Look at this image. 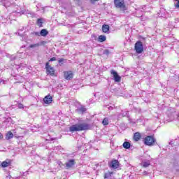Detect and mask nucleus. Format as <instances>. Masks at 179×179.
I'll use <instances>...</instances> for the list:
<instances>
[{
	"label": "nucleus",
	"mask_w": 179,
	"mask_h": 179,
	"mask_svg": "<svg viewBox=\"0 0 179 179\" xmlns=\"http://www.w3.org/2000/svg\"><path fill=\"white\" fill-rule=\"evenodd\" d=\"M146 173H147L146 171H144V172H143L144 174H146Z\"/></svg>",
	"instance_id": "37"
},
{
	"label": "nucleus",
	"mask_w": 179,
	"mask_h": 179,
	"mask_svg": "<svg viewBox=\"0 0 179 179\" xmlns=\"http://www.w3.org/2000/svg\"><path fill=\"white\" fill-rule=\"evenodd\" d=\"M45 104H51L52 103V96L51 95H47L43 99Z\"/></svg>",
	"instance_id": "8"
},
{
	"label": "nucleus",
	"mask_w": 179,
	"mask_h": 179,
	"mask_svg": "<svg viewBox=\"0 0 179 179\" xmlns=\"http://www.w3.org/2000/svg\"><path fill=\"white\" fill-rule=\"evenodd\" d=\"M78 113H80V114H85L86 111H87V108H86L85 106H81L80 108L77 109Z\"/></svg>",
	"instance_id": "13"
},
{
	"label": "nucleus",
	"mask_w": 179,
	"mask_h": 179,
	"mask_svg": "<svg viewBox=\"0 0 179 179\" xmlns=\"http://www.w3.org/2000/svg\"><path fill=\"white\" fill-rule=\"evenodd\" d=\"M64 61H65V59H60L59 60V64H62V62H64Z\"/></svg>",
	"instance_id": "29"
},
{
	"label": "nucleus",
	"mask_w": 179,
	"mask_h": 179,
	"mask_svg": "<svg viewBox=\"0 0 179 179\" xmlns=\"http://www.w3.org/2000/svg\"><path fill=\"white\" fill-rule=\"evenodd\" d=\"M12 138H13V133H12V131H8L6 134V139H7V141H9V139H12Z\"/></svg>",
	"instance_id": "18"
},
{
	"label": "nucleus",
	"mask_w": 179,
	"mask_h": 179,
	"mask_svg": "<svg viewBox=\"0 0 179 179\" xmlns=\"http://www.w3.org/2000/svg\"><path fill=\"white\" fill-rule=\"evenodd\" d=\"M37 24H43V19L39 18L37 20Z\"/></svg>",
	"instance_id": "23"
},
{
	"label": "nucleus",
	"mask_w": 179,
	"mask_h": 179,
	"mask_svg": "<svg viewBox=\"0 0 179 179\" xmlns=\"http://www.w3.org/2000/svg\"><path fill=\"white\" fill-rule=\"evenodd\" d=\"M122 146L124 149H130L131 143L129 142L125 141L123 143Z\"/></svg>",
	"instance_id": "20"
},
{
	"label": "nucleus",
	"mask_w": 179,
	"mask_h": 179,
	"mask_svg": "<svg viewBox=\"0 0 179 179\" xmlns=\"http://www.w3.org/2000/svg\"><path fill=\"white\" fill-rule=\"evenodd\" d=\"M110 167L112 169H118L120 164H119V162H118V160L117 159H115L113 161H112L110 162Z\"/></svg>",
	"instance_id": "9"
},
{
	"label": "nucleus",
	"mask_w": 179,
	"mask_h": 179,
	"mask_svg": "<svg viewBox=\"0 0 179 179\" xmlns=\"http://www.w3.org/2000/svg\"><path fill=\"white\" fill-rule=\"evenodd\" d=\"M55 138H51V141H54Z\"/></svg>",
	"instance_id": "38"
},
{
	"label": "nucleus",
	"mask_w": 179,
	"mask_h": 179,
	"mask_svg": "<svg viewBox=\"0 0 179 179\" xmlns=\"http://www.w3.org/2000/svg\"><path fill=\"white\" fill-rule=\"evenodd\" d=\"M42 44H44V41L38 43L31 44L29 45V48H38V47H40V45H41Z\"/></svg>",
	"instance_id": "14"
},
{
	"label": "nucleus",
	"mask_w": 179,
	"mask_h": 179,
	"mask_svg": "<svg viewBox=\"0 0 179 179\" xmlns=\"http://www.w3.org/2000/svg\"><path fill=\"white\" fill-rule=\"evenodd\" d=\"M134 141H136V142H138V141L141 139V134H139V132L135 133L134 136Z\"/></svg>",
	"instance_id": "19"
},
{
	"label": "nucleus",
	"mask_w": 179,
	"mask_h": 179,
	"mask_svg": "<svg viewBox=\"0 0 179 179\" xmlns=\"http://www.w3.org/2000/svg\"><path fill=\"white\" fill-rule=\"evenodd\" d=\"M40 36H41L42 37H45L47 36H48V31H47V29H43L40 31Z\"/></svg>",
	"instance_id": "17"
},
{
	"label": "nucleus",
	"mask_w": 179,
	"mask_h": 179,
	"mask_svg": "<svg viewBox=\"0 0 179 179\" xmlns=\"http://www.w3.org/2000/svg\"><path fill=\"white\" fill-rule=\"evenodd\" d=\"M49 61L50 62H52V61H57V57H52Z\"/></svg>",
	"instance_id": "28"
},
{
	"label": "nucleus",
	"mask_w": 179,
	"mask_h": 179,
	"mask_svg": "<svg viewBox=\"0 0 179 179\" xmlns=\"http://www.w3.org/2000/svg\"><path fill=\"white\" fill-rule=\"evenodd\" d=\"M103 125H108V117H105L102 121Z\"/></svg>",
	"instance_id": "22"
},
{
	"label": "nucleus",
	"mask_w": 179,
	"mask_h": 179,
	"mask_svg": "<svg viewBox=\"0 0 179 179\" xmlns=\"http://www.w3.org/2000/svg\"><path fill=\"white\" fill-rule=\"evenodd\" d=\"M75 165V159H70L66 163V169H71V167Z\"/></svg>",
	"instance_id": "10"
},
{
	"label": "nucleus",
	"mask_w": 179,
	"mask_h": 179,
	"mask_svg": "<svg viewBox=\"0 0 179 179\" xmlns=\"http://www.w3.org/2000/svg\"><path fill=\"white\" fill-rule=\"evenodd\" d=\"M32 34H34V36H40L39 32L34 31V32L32 33Z\"/></svg>",
	"instance_id": "27"
},
{
	"label": "nucleus",
	"mask_w": 179,
	"mask_h": 179,
	"mask_svg": "<svg viewBox=\"0 0 179 179\" xmlns=\"http://www.w3.org/2000/svg\"><path fill=\"white\" fill-rule=\"evenodd\" d=\"M114 4L116 8L120 9V10L124 13L127 6H125V2L124 0H114Z\"/></svg>",
	"instance_id": "2"
},
{
	"label": "nucleus",
	"mask_w": 179,
	"mask_h": 179,
	"mask_svg": "<svg viewBox=\"0 0 179 179\" xmlns=\"http://www.w3.org/2000/svg\"><path fill=\"white\" fill-rule=\"evenodd\" d=\"M144 143L147 146H153L156 143V139L152 136H148L144 138Z\"/></svg>",
	"instance_id": "3"
},
{
	"label": "nucleus",
	"mask_w": 179,
	"mask_h": 179,
	"mask_svg": "<svg viewBox=\"0 0 179 179\" xmlns=\"http://www.w3.org/2000/svg\"><path fill=\"white\" fill-rule=\"evenodd\" d=\"M0 138H1V136H0Z\"/></svg>",
	"instance_id": "40"
},
{
	"label": "nucleus",
	"mask_w": 179,
	"mask_h": 179,
	"mask_svg": "<svg viewBox=\"0 0 179 179\" xmlns=\"http://www.w3.org/2000/svg\"><path fill=\"white\" fill-rule=\"evenodd\" d=\"M103 54H104L105 55H108L110 54V51H109L108 50H105L103 51Z\"/></svg>",
	"instance_id": "25"
},
{
	"label": "nucleus",
	"mask_w": 179,
	"mask_h": 179,
	"mask_svg": "<svg viewBox=\"0 0 179 179\" xmlns=\"http://www.w3.org/2000/svg\"><path fill=\"white\" fill-rule=\"evenodd\" d=\"M102 31L103 33H106V34H108V33H110V26L103 24L102 26Z\"/></svg>",
	"instance_id": "11"
},
{
	"label": "nucleus",
	"mask_w": 179,
	"mask_h": 179,
	"mask_svg": "<svg viewBox=\"0 0 179 179\" xmlns=\"http://www.w3.org/2000/svg\"><path fill=\"white\" fill-rule=\"evenodd\" d=\"M142 165H143V167H149V166H150V161H143Z\"/></svg>",
	"instance_id": "21"
},
{
	"label": "nucleus",
	"mask_w": 179,
	"mask_h": 179,
	"mask_svg": "<svg viewBox=\"0 0 179 179\" xmlns=\"http://www.w3.org/2000/svg\"><path fill=\"white\" fill-rule=\"evenodd\" d=\"M108 177H111V174L110 173H105L104 178H108Z\"/></svg>",
	"instance_id": "24"
},
{
	"label": "nucleus",
	"mask_w": 179,
	"mask_h": 179,
	"mask_svg": "<svg viewBox=\"0 0 179 179\" xmlns=\"http://www.w3.org/2000/svg\"><path fill=\"white\" fill-rule=\"evenodd\" d=\"M64 78L66 80H71V79L73 78V73H72V71H64Z\"/></svg>",
	"instance_id": "7"
},
{
	"label": "nucleus",
	"mask_w": 179,
	"mask_h": 179,
	"mask_svg": "<svg viewBox=\"0 0 179 179\" xmlns=\"http://www.w3.org/2000/svg\"><path fill=\"white\" fill-rule=\"evenodd\" d=\"M1 1H5V0H1Z\"/></svg>",
	"instance_id": "39"
},
{
	"label": "nucleus",
	"mask_w": 179,
	"mask_h": 179,
	"mask_svg": "<svg viewBox=\"0 0 179 179\" xmlns=\"http://www.w3.org/2000/svg\"><path fill=\"white\" fill-rule=\"evenodd\" d=\"M18 108L22 109V108H24V106H23V104L22 103H19L17 106Z\"/></svg>",
	"instance_id": "26"
},
{
	"label": "nucleus",
	"mask_w": 179,
	"mask_h": 179,
	"mask_svg": "<svg viewBox=\"0 0 179 179\" xmlns=\"http://www.w3.org/2000/svg\"><path fill=\"white\" fill-rule=\"evenodd\" d=\"M10 178H12V176H11L10 175H8V176H7V179H10Z\"/></svg>",
	"instance_id": "32"
},
{
	"label": "nucleus",
	"mask_w": 179,
	"mask_h": 179,
	"mask_svg": "<svg viewBox=\"0 0 179 179\" xmlns=\"http://www.w3.org/2000/svg\"><path fill=\"white\" fill-rule=\"evenodd\" d=\"M11 161L10 159H6V161L3 162L1 163V167H9V166H10L11 164Z\"/></svg>",
	"instance_id": "12"
},
{
	"label": "nucleus",
	"mask_w": 179,
	"mask_h": 179,
	"mask_svg": "<svg viewBox=\"0 0 179 179\" xmlns=\"http://www.w3.org/2000/svg\"><path fill=\"white\" fill-rule=\"evenodd\" d=\"M169 143L170 145H173V141H171Z\"/></svg>",
	"instance_id": "34"
},
{
	"label": "nucleus",
	"mask_w": 179,
	"mask_h": 179,
	"mask_svg": "<svg viewBox=\"0 0 179 179\" xmlns=\"http://www.w3.org/2000/svg\"><path fill=\"white\" fill-rule=\"evenodd\" d=\"M110 75L113 76L115 82H121V76L118 75V73L115 70H111Z\"/></svg>",
	"instance_id": "6"
},
{
	"label": "nucleus",
	"mask_w": 179,
	"mask_h": 179,
	"mask_svg": "<svg viewBox=\"0 0 179 179\" xmlns=\"http://www.w3.org/2000/svg\"><path fill=\"white\" fill-rule=\"evenodd\" d=\"M146 8V6H144L142 8H141V12H142L143 10H145V8Z\"/></svg>",
	"instance_id": "30"
},
{
	"label": "nucleus",
	"mask_w": 179,
	"mask_h": 179,
	"mask_svg": "<svg viewBox=\"0 0 179 179\" xmlns=\"http://www.w3.org/2000/svg\"><path fill=\"white\" fill-rule=\"evenodd\" d=\"M22 54L23 53H19L17 56L15 55H13L10 57V61H15V59H17V58H22Z\"/></svg>",
	"instance_id": "16"
},
{
	"label": "nucleus",
	"mask_w": 179,
	"mask_h": 179,
	"mask_svg": "<svg viewBox=\"0 0 179 179\" xmlns=\"http://www.w3.org/2000/svg\"><path fill=\"white\" fill-rule=\"evenodd\" d=\"M18 34H19V36H23V35H20V32H18Z\"/></svg>",
	"instance_id": "35"
},
{
	"label": "nucleus",
	"mask_w": 179,
	"mask_h": 179,
	"mask_svg": "<svg viewBox=\"0 0 179 179\" xmlns=\"http://www.w3.org/2000/svg\"><path fill=\"white\" fill-rule=\"evenodd\" d=\"M134 49L137 54H142L143 52V43L141 41H138L135 43Z\"/></svg>",
	"instance_id": "4"
},
{
	"label": "nucleus",
	"mask_w": 179,
	"mask_h": 179,
	"mask_svg": "<svg viewBox=\"0 0 179 179\" xmlns=\"http://www.w3.org/2000/svg\"><path fill=\"white\" fill-rule=\"evenodd\" d=\"M176 8H179V0H178V2L176 3Z\"/></svg>",
	"instance_id": "31"
},
{
	"label": "nucleus",
	"mask_w": 179,
	"mask_h": 179,
	"mask_svg": "<svg viewBox=\"0 0 179 179\" xmlns=\"http://www.w3.org/2000/svg\"><path fill=\"white\" fill-rule=\"evenodd\" d=\"M91 2H96V1H99V0H90Z\"/></svg>",
	"instance_id": "33"
},
{
	"label": "nucleus",
	"mask_w": 179,
	"mask_h": 179,
	"mask_svg": "<svg viewBox=\"0 0 179 179\" xmlns=\"http://www.w3.org/2000/svg\"><path fill=\"white\" fill-rule=\"evenodd\" d=\"M45 69L49 75H51V76H54V74L55 73V70L53 69V67H51V66H50V62H47L45 64Z\"/></svg>",
	"instance_id": "5"
},
{
	"label": "nucleus",
	"mask_w": 179,
	"mask_h": 179,
	"mask_svg": "<svg viewBox=\"0 0 179 179\" xmlns=\"http://www.w3.org/2000/svg\"><path fill=\"white\" fill-rule=\"evenodd\" d=\"M107 40V36H104V35H100L98 37V41L99 43H104V41H106Z\"/></svg>",
	"instance_id": "15"
},
{
	"label": "nucleus",
	"mask_w": 179,
	"mask_h": 179,
	"mask_svg": "<svg viewBox=\"0 0 179 179\" xmlns=\"http://www.w3.org/2000/svg\"><path fill=\"white\" fill-rule=\"evenodd\" d=\"M80 0H76V2H79Z\"/></svg>",
	"instance_id": "36"
},
{
	"label": "nucleus",
	"mask_w": 179,
	"mask_h": 179,
	"mask_svg": "<svg viewBox=\"0 0 179 179\" xmlns=\"http://www.w3.org/2000/svg\"><path fill=\"white\" fill-rule=\"evenodd\" d=\"M90 129V124L85 122H80L69 127L70 132H76L78 131H87Z\"/></svg>",
	"instance_id": "1"
}]
</instances>
